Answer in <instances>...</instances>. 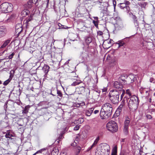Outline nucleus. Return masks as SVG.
Wrapping results in <instances>:
<instances>
[{"instance_id":"4","label":"nucleus","mask_w":155,"mask_h":155,"mask_svg":"<svg viewBox=\"0 0 155 155\" xmlns=\"http://www.w3.org/2000/svg\"><path fill=\"white\" fill-rule=\"evenodd\" d=\"M13 6L11 4L5 2L0 5V11L2 13H6L11 12Z\"/></svg>"},{"instance_id":"18","label":"nucleus","mask_w":155,"mask_h":155,"mask_svg":"<svg viewBox=\"0 0 155 155\" xmlns=\"http://www.w3.org/2000/svg\"><path fill=\"white\" fill-rule=\"evenodd\" d=\"M133 17L132 18L134 20V23L136 27H137L139 26V23L137 20V17L135 15H133L132 14Z\"/></svg>"},{"instance_id":"12","label":"nucleus","mask_w":155,"mask_h":155,"mask_svg":"<svg viewBox=\"0 0 155 155\" xmlns=\"http://www.w3.org/2000/svg\"><path fill=\"white\" fill-rule=\"evenodd\" d=\"M7 33V30L4 26H0V38L5 36Z\"/></svg>"},{"instance_id":"58","label":"nucleus","mask_w":155,"mask_h":155,"mask_svg":"<svg viewBox=\"0 0 155 155\" xmlns=\"http://www.w3.org/2000/svg\"><path fill=\"white\" fill-rule=\"evenodd\" d=\"M151 100H151V98H150L149 99V102H150V103L151 102Z\"/></svg>"},{"instance_id":"32","label":"nucleus","mask_w":155,"mask_h":155,"mask_svg":"<svg viewBox=\"0 0 155 155\" xmlns=\"http://www.w3.org/2000/svg\"><path fill=\"white\" fill-rule=\"evenodd\" d=\"M32 2L31 0H29L28 2V8H30L32 7Z\"/></svg>"},{"instance_id":"26","label":"nucleus","mask_w":155,"mask_h":155,"mask_svg":"<svg viewBox=\"0 0 155 155\" xmlns=\"http://www.w3.org/2000/svg\"><path fill=\"white\" fill-rule=\"evenodd\" d=\"M81 83V81L79 80H77L75 81L71 85L73 86H75L76 85L79 84Z\"/></svg>"},{"instance_id":"39","label":"nucleus","mask_w":155,"mask_h":155,"mask_svg":"<svg viewBox=\"0 0 155 155\" xmlns=\"http://www.w3.org/2000/svg\"><path fill=\"white\" fill-rule=\"evenodd\" d=\"M92 41V39L90 37H88L87 38L86 40V41L87 43H90Z\"/></svg>"},{"instance_id":"19","label":"nucleus","mask_w":155,"mask_h":155,"mask_svg":"<svg viewBox=\"0 0 155 155\" xmlns=\"http://www.w3.org/2000/svg\"><path fill=\"white\" fill-rule=\"evenodd\" d=\"M12 71H10V78L6 81H5L3 83V84L4 85H7L9 82L11 80L12 77L13 75H12V74L11 73Z\"/></svg>"},{"instance_id":"52","label":"nucleus","mask_w":155,"mask_h":155,"mask_svg":"<svg viewBox=\"0 0 155 155\" xmlns=\"http://www.w3.org/2000/svg\"><path fill=\"white\" fill-rule=\"evenodd\" d=\"M116 2H113V5H114V9H115V6H116Z\"/></svg>"},{"instance_id":"50","label":"nucleus","mask_w":155,"mask_h":155,"mask_svg":"<svg viewBox=\"0 0 155 155\" xmlns=\"http://www.w3.org/2000/svg\"><path fill=\"white\" fill-rule=\"evenodd\" d=\"M107 91V89L106 88H104L102 89V91L103 92H106Z\"/></svg>"},{"instance_id":"36","label":"nucleus","mask_w":155,"mask_h":155,"mask_svg":"<svg viewBox=\"0 0 155 155\" xmlns=\"http://www.w3.org/2000/svg\"><path fill=\"white\" fill-rule=\"evenodd\" d=\"M55 152V154H54V155H58V150L55 149H54V150L52 151V153L53 154Z\"/></svg>"},{"instance_id":"1","label":"nucleus","mask_w":155,"mask_h":155,"mask_svg":"<svg viewBox=\"0 0 155 155\" xmlns=\"http://www.w3.org/2000/svg\"><path fill=\"white\" fill-rule=\"evenodd\" d=\"M113 107L112 104L110 103H104L102 106L100 115L102 119H107L111 114Z\"/></svg>"},{"instance_id":"49","label":"nucleus","mask_w":155,"mask_h":155,"mask_svg":"<svg viewBox=\"0 0 155 155\" xmlns=\"http://www.w3.org/2000/svg\"><path fill=\"white\" fill-rule=\"evenodd\" d=\"M99 111L98 110H94V113L95 114H98L99 113Z\"/></svg>"},{"instance_id":"43","label":"nucleus","mask_w":155,"mask_h":155,"mask_svg":"<svg viewBox=\"0 0 155 155\" xmlns=\"http://www.w3.org/2000/svg\"><path fill=\"white\" fill-rule=\"evenodd\" d=\"M77 148L78 150V153H79L80 151V150L81 149V147L80 146H78L77 147Z\"/></svg>"},{"instance_id":"23","label":"nucleus","mask_w":155,"mask_h":155,"mask_svg":"<svg viewBox=\"0 0 155 155\" xmlns=\"http://www.w3.org/2000/svg\"><path fill=\"white\" fill-rule=\"evenodd\" d=\"M30 107L29 106H26L22 110V113L26 114L28 112Z\"/></svg>"},{"instance_id":"10","label":"nucleus","mask_w":155,"mask_h":155,"mask_svg":"<svg viewBox=\"0 0 155 155\" xmlns=\"http://www.w3.org/2000/svg\"><path fill=\"white\" fill-rule=\"evenodd\" d=\"M130 4V3L128 1L125 0L123 3H120V7L121 9H124L126 8L128 12L130 10V8L128 5Z\"/></svg>"},{"instance_id":"63","label":"nucleus","mask_w":155,"mask_h":155,"mask_svg":"<svg viewBox=\"0 0 155 155\" xmlns=\"http://www.w3.org/2000/svg\"><path fill=\"white\" fill-rule=\"evenodd\" d=\"M1 84V81H0V84Z\"/></svg>"},{"instance_id":"31","label":"nucleus","mask_w":155,"mask_h":155,"mask_svg":"<svg viewBox=\"0 0 155 155\" xmlns=\"http://www.w3.org/2000/svg\"><path fill=\"white\" fill-rule=\"evenodd\" d=\"M45 150V149L44 148L40 150H39L37 151L36 153H34L32 155H35L37 154L38 153H42V152Z\"/></svg>"},{"instance_id":"8","label":"nucleus","mask_w":155,"mask_h":155,"mask_svg":"<svg viewBox=\"0 0 155 155\" xmlns=\"http://www.w3.org/2000/svg\"><path fill=\"white\" fill-rule=\"evenodd\" d=\"M114 43V41L111 39L105 40L103 42L102 45L105 49H107L110 48Z\"/></svg>"},{"instance_id":"2","label":"nucleus","mask_w":155,"mask_h":155,"mask_svg":"<svg viewBox=\"0 0 155 155\" xmlns=\"http://www.w3.org/2000/svg\"><path fill=\"white\" fill-rule=\"evenodd\" d=\"M120 92L115 90L110 91L109 97L111 102L114 104H116L119 102Z\"/></svg>"},{"instance_id":"55","label":"nucleus","mask_w":155,"mask_h":155,"mask_svg":"<svg viewBox=\"0 0 155 155\" xmlns=\"http://www.w3.org/2000/svg\"><path fill=\"white\" fill-rule=\"evenodd\" d=\"M14 16H15L14 15H12L10 16V18H12L13 17H14Z\"/></svg>"},{"instance_id":"42","label":"nucleus","mask_w":155,"mask_h":155,"mask_svg":"<svg viewBox=\"0 0 155 155\" xmlns=\"http://www.w3.org/2000/svg\"><path fill=\"white\" fill-rule=\"evenodd\" d=\"M77 143L76 142L74 141L73 143H71V145L72 146H77Z\"/></svg>"},{"instance_id":"17","label":"nucleus","mask_w":155,"mask_h":155,"mask_svg":"<svg viewBox=\"0 0 155 155\" xmlns=\"http://www.w3.org/2000/svg\"><path fill=\"white\" fill-rule=\"evenodd\" d=\"M49 68V67L46 64H45L43 67L42 70L45 73V75L46 74L48 73Z\"/></svg>"},{"instance_id":"61","label":"nucleus","mask_w":155,"mask_h":155,"mask_svg":"<svg viewBox=\"0 0 155 155\" xmlns=\"http://www.w3.org/2000/svg\"><path fill=\"white\" fill-rule=\"evenodd\" d=\"M152 155H155V152L153 154H152Z\"/></svg>"},{"instance_id":"45","label":"nucleus","mask_w":155,"mask_h":155,"mask_svg":"<svg viewBox=\"0 0 155 155\" xmlns=\"http://www.w3.org/2000/svg\"><path fill=\"white\" fill-rule=\"evenodd\" d=\"M98 34L101 36L103 35V32L101 31H99L98 32Z\"/></svg>"},{"instance_id":"34","label":"nucleus","mask_w":155,"mask_h":155,"mask_svg":"<svg viewBox=\"0 0 155 155\" xmlns=\"http://www.w3.org/2000/svg\"><path fill=\"white\" fill-rule=\"evenodd\" d=\"M125 77L124 76H122L119 79V81L120 82L121 81H123L124 82L125 81H126L124 80Z\"/></svg>"},{"instance_id":"59","label":"nucleus","mask_w":155,"mask_h":155,"mask_svg":"<svg viewBox=\"0 0 155 155\" xmlns=\"http://www.w3.org/2000/svg\"><path fill=\"white\" fill-rule=\"evenodd\" d=\"M153 105H154L155 107V102H153L152 104Z\"/></svg>"},{"instance_id":"54","label":"nucleus","mask_w":155,"mask_h":155,"mask_svg":"<svg viewBox=\"0 0 155 155\" xmlns=\"http://www.w3.org/2000/svg\"><path fill=\"white\" fill-rule=\"evenodd\" d=\"M60 155H66V153L64 152L61 153Z\"/></svg>"},{"instance_id":"60","label":"nucleus","mask_w":155,"mask_h":155,"mask_svg":"<svg viewBox=\"0 0 155 155\" xmlns=\"http://www.w3.org/2000/svg\"><path fill=\"white\" fill-rule=\"evenodd\" d=\"M124 139H122L121 141L122 142H124Z\"/></svg>"},{"instance_id":"35","label":"nucleus","mask_w":155,"mask_h":155,"mask_svg":"<svg viewBox=\"0 0 155 155\" xmlns=\"http://www.w3.org/2000/svg\"><path fill=\"white\" fill-rule=\"evenodd\" d=\"M151 114H147L146 115V117L148 119H151L153 117L152 114L151 113Z\"/></svg>"},{"instance_id":"20","label":"nucleus","mask_w":155,"mask_h":155,"mask_svg":"<svg viewBox=\"0 0 155 155\" xmlns=\"http://www.w3.org/2000/svg\"><path fill=\"white\" fill-rule=\"evenodd\" d=\"M146 88H143V87H141L140 89V93H144V91H145L146 93V95L147 96H148L149 95V91L148 90H146Z\"/></svg>"},{"instance_id":"11","label":"nucleus","mask_w":155,"mask_h":155,"mask_svg":"<svg viewBox=\"0 0 155 155\" xmlns=\"http://www.w3.org/2000/svg\"><path fill=\"white\" fill-rule=\"evenodd\" d=\"M126 96H125L123 100L121 102L120 104V105L116 111V113L117 114V115H119L122 111V110L123 107L125 105V99L126 98Z\"/></svg>"},{"instance_id":"44","label":"nucleus","mask_w":155,"mask_h":155,"mask_svg":"<svg viewBox=\"0 0 155 155\" xmlns=\"http://www.w3.org/2000/svg\"><path fill=\"white\" fill-rule=\"evenodd\" d=\"M97 142H96L95 141H94L92 145V146H93L94 147H95L96 146L97 144Z\"/></svg>"},{"instance_id":"15","label":"nucleus","mask_w":155,"mask_h":155,"mask_svg":"<svg viewBox=\"0 0 155 155\" xmlns=\"http://www.w3.org/2000/svg\"><path fill=\"white\" fill-rule=\"evenodd\" d=\"M94 108L92 107L89 108L85 111V115L87 116H90L93 112Z\"/></svg>"},{"instance_id":"46","label":"nucleus","mask_w":155,"mask_h":155,"mask_svg":"<svg viewBox=\"0 0 155 155\" xmlns=\"http://www.w3.org/2000/svg\"><path fill=\"white\" fill-rule=\"evenodd\" d=\"M100 137H97L96 139H95V140H94V141L98 143Z\"/></svg>"},{"instance_id":"25","label":"nucleus","mask_w":155,"mask_h":155,"mask_svg":"<svg viewBox=\"0 0 155 155\" xmlns=\"http://www.w3.org/2000/svg\"><path fill=\"white\" fill-rule=\"evenodd\" d=\"M12 136V135L10 133L9 131H7V132L5 135V137L6 138H8L9 139H12L11 137Z\"/></svg>"},{"instance_id":"57","label":"nucleus","mask_w":155,"mask_h":155,"mask_svg":"<svg viewBox=\"0 0 155 155\" xmlns=\"http://www.w3.org/2000/svg\"><path fill=\"white\" fill-rule=\"evenodd\" d=\"M50 94H51V95H53V96H55V95H54V94H53L52 93V92H51V93H50Z\"/></svg>"},{"instance_id":"29","label":"nucleus","mask_w":155,"mask_h":155,"mask_svg":"<svg viewBox=\"0 0 155 155\" xmlns=\"http://www.w3.org/2000/svg\"><path fill=\"white\" fill-rule=\"evenodd\" d=\"M117 153V147L115 146L114 147L113 149V152L111 155H116Z\"/></svg>"},{"instance_id":"64","label":"nucleus","mask_w":155,"mask_h":155,"mask_svg":"<svg viewBox=\"0 0 155 155\" xmlns=\"http://www.w3.org/2000/svg\"><path fill=\"white\" fill-rule=\"evenodd\" d=\"M19 125H20V126H22V125H21V124Z\"/></svg>"},{"instance_id":"53","label":"nucleus","mask_w":155,"mask_h":155,"mask_svg":"<svg viewBox=\"0 0 155 155\" xmlns=\"http://www.w3.org/2000/svg\"><path fill=\"white\" fill-rule=\"evenodd\" d=\"M94 18L97 20L96 21H98V18L97 17H94Z\"/></svg>"},{"instance_id":"22","label":"nucleus","mask_w":155,"mask_h":155,"mask_svg":"<svg viewBox=\"0 0 155 155\" xmlns=\"http://www.w3.org/2000/svg\"><path fill=\"white\" fill-rule=\"evenodd\" d=\"M29 11L28 10H24L22 11L21 14L23 17H25L26 15H27L29 13Z\"/></svg>"},{"instance_id":"48","label":"nucleus","mask_w":155,"mask_h":155,"mask_svg":"<svg viewBox=\"0 0 155 155\" xmlns=\"http://www.w3.org/2000/svg\"><path fill=\"white\" fill-rule=\"evenodd\" d=\"M79 105V106H83L84 105H85V103L84 102H82L80 104H78Z\"/></svg>"},{"instance_id":"16","label":"nucleus","mask_w":155,"mask_h":155,"mask_svg":"<svg viewBox=\"0 0 155 155\" xmlns=\"http://www.w3.org/2000/svg\"><path fill=\"white\" fill-rule=\"evenodd\" d=\"M11 41V39H9L4 41L3 44L1 46L0 48H5L10 43Z\"/></svg>"},{"instance_id":"51","label":"nucleus","mask_w":155,"mask_h":155,"mask_svg":"<svg viewBox=\"0 0 155 155\" xmlns=\"http://www.w3.org/2000/svg\"><path fill=\"white\" fill-rule=\"evenodd\" d=\"M38 0H31V1L33 3L35 4Z\"/></svg>"},{"instance_id":"6","label":"nucleus","mask_w":155,"mask_h":155,"mask_svg":"<svg viewBox=\"0 0 155 155\" xmlns=\"http://www.w3.org/2000/svg\"><path fill=\"white\" fill-rule=\"evenodd\" d=\"M101 150L102 153L105 155H109L110 153V146L107 143H102L101 144Z\"/></svg>"},{"instance_id":"28","label":"nucleus","mask_w":155,"mask_h":155,"mask_svg":"<svg viewBox=\"0 0 155 155\" xmlns=\"http://www.w3.org/2000/svg\"><path fill=\"white\" fill-rule=\"evenodd\" d=\"M95 155H105L102 153L101 150H96L95 152Z\"/></svg>"},{"instance_id":"30","label":"nucleus","mask_w":155,"mask_h":155,"mask_svg":"<svg viewBox=\"0 0 155 155\" xmlns=\"http://www.w3.org/2000/svg\"><path fill=\"white\" fill-rule=\"evenodd\" d=\"M17 26H16V33L17 32H18V34L20 33L22 31V29L21 27H20L19 28H17Z\"/></svg>"},{"instance_id":"27","label":"nucleus","mask_w":155,"mask_h":155,"mask_svg":"<svg viewBox=\"0 0 155 155\" xmlns=\"http://www.w3.org/2000/svg\"><path fill=\"white\" fill-rule=\"evenodd\" d=\"M116 44H118V47H120L123 46L125 44V43L123 41H120L117 43Z\"/></svg>"},{"instance_id":"40","label":"nucleus","mask_w":155,"mask_h":155,"mask_svg":"<svg viewBox=\"0 0 155 155\" xmlns=\"http://www.w3.org/2000/svg\"><path fill=\"white\" fill-rule=\"evenodd\" d=\"M15 55V53L14 52H13L11 54L9 55L8 56V58L9 59H11L13 58L14 55Z\"/></svg>"},{"instance_id":"5","label":"nucleus","mask_w":155,"mask_h":155,"mask_svg":"<svg viewBox=\"0 0 155 155\" xmlns=\"http://www.w3.org/2000/svg\"><path fill=\"white\" fill-rule=\"evenodd\" d=\"M107 129L112 133L116 132L118 130V127L117 124L114 121H110L106 125Z\"/></svg>"},{"instance_id":"56","label":"nucleus","mask_w":155,"mask_h":155,"mask_svg":"<svg viewBox=\"0 0 155 155\" xmlns=\"http://www.w3.org/2000/svg\"><path fill=\"white\" fill-rule=\"evenodd\" d=\"M150 82H152L153 81V78H150Z\"/></svg>"},{"instance_id":"38","label":"nucleus","mask_w":155,"mask_h":155,"mask_svg":"<svg viewBox=\"0 0 155 155\" xmlns=\"http://www.w3.org/2000/svg\"><path fill=\"white\" fill-rule=\"evenodd\" d=\"M93 23H94L96 27L97 28L98 27V21H96L94 20L93 21Z\"/></svg>"},{"instance_id":"9","label":"nucleus","mask_w":155,"mask_h":155,"mask_svg":"<svg viewBox=\"0 0 155 155\" xmlns=\"http://www.w3.org/2000/svg\"><path fill=\"white\" fill-rule=\"evenodd\" d=\"M33 15H31L25 19L24 21V25L25 27L27 28L29 26L31 23L32 21L33 20Z\"/></svg>"},{"instance_id":"24","label":"nucleus","mask_w":155,"mask_h":155,"mask_svg":"<svg viewBox=\"0 0 155 155\" xmlns=\"http://www.w3.org/2000/svg\"><path fill=\"white\" fill-rule=\"evenodd\" d=\"M125 93L128 95V97L127 96H126V97L125 98L126 99L127 98V97H128V99H129V98H130V97H131V93L129 89H127L126 90V92H125Z\"/></svg>"},{"instance_id":"41","label":"nucleus","mask_w":155,"mask_h":155,"mask_svg":"<svg viewBox=\"0 0 155 155\" xmlns=\"http://www.w3.org/2000/svg\"><path fill=\"white\" fill-rule=\"evenodd\" d=\"M80 128V126L77 125L75 126L74 128V130H78Z\"/></svg>"},{"instance_id":"37","label":"nucleus","mask_w":155,"mask_h":155,"mask_svg":"<svg viewBox=\"0 0 155 155\" xmlns=\"http://www.w3.org/2000/svg\"><path fill=\"white\" fill-rule=\"evenodd\" d=\"M81 135L83 138H85L87 137V134L85 132H83L82 134Z\"/></svg>"},{"instance_id":"7","label":"nucleus","mask_w":155,"mask_h":155,"mask_svg":"<svg viewBox=\"0 0 155 155\" xmlns=\"http://www.w3.org/2000/svg\"><path fill=\"white\" fill-rule=\"evenodd\" d=\"M130 122V119L128 117L126 118L124 122L123 131L125 135H127L128 133V127Z\"/></svg>"},{"instance_id":"33","label":"nucleus","mask_w":155,"mask_h":155,"mask_svg":"<svg viewBox=\"0 0 155 155\" xmlns=\"http://www.w3.org/2000/svg\"><path fill=\"white\" fill-rule=\"evenodd\" d=\"M57 94H58V96H59L61 98L62 97L63 94L61 92V91L57 89Z\"/></svg>"},{"instance_id":"13","label":"nucleus","mask_w":155,"mask_h":155,"mask_svg":"<svg viewBox=\"0 0 155 155\" xmlns=\"http://www.w3.org/2000/svg\"><path fill=\"white\" fill-rule=\"evenodd\" d=\"M114 88L117 89H119L120 90L122 89L123 86L118 81H115L114 84Z\"/></svg>"},{"instance_id":"47","label":"nucleus","mask_w":155,"mask_h":155,"mask_svg":"<svg viewBox=\"0 0 155 155\" xmlns=\"http://www.w3.org/2000/svg\"><path fill=\"white\" fill-rule=\"evenodd\" d=\"M93 147H94L93 146H92V145L91 146L89 147L87 149V151H89L91 149H92Z\"/></svg>"},{"instance_id":"21","label":"nucleus","mask_w":155,"mask_h":155,"mask_svg":"<svg viewBox=\"0 0 155 155\" xmlns=\"http://www.w3.org/2000/svg\"><path fill=\"white\" fill-rule=\"evenodd\" d=\"M118 91L120 92V94L121 93V94L120 97V101H121L122 99L124 96L125 94V91L124 90L122 89L121 90H119Z\"/></svg>"},{"instance_id":"3","label":"nucleus","mask_w":155,"mask_h":155,"mask_svg":"<svg viewBox=\"0 0 155 155\" xmlns=\"http://www.w3.org/2000/svg\"><path fill=\"white\" fill-rule=\"evenodd\" d=\"M128 104L130 110H135L137 107L138 104V99L137 97L135 96L130 97Z\"/></svg>"},{"instance_id":"62","label":"nucleus","mask_w":155,"mask_h":155,"mask_svg":"<svg viewBox=\"0 0 155 155\" xmlns=\"http://www.w3.org/2000/svg\"><path fill=\"white\" fill-rule=\"evenodd\" d=\"M68 28V27H67V28H64L67 29Z\"/></svg>"},{"instance_id":"14","label":"nucleus","mask_w":155,"mask_h":155,"mask_svg":"<svg viewBox=\"0 0 155 155\" xmlns=\"http://www.w3.org/2000/svg\"><path fill=\"white\" fill-rule=\"evenodd\" d=\"M127 79L128 81L130 83H133L136 80L135 76L133 74H130L129 75L127 78Z\"/></svg>"}]
</instances>
